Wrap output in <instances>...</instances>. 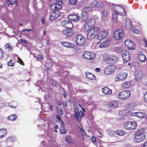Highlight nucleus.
I'll return each mask as SVG.
<instances>
[{"label":"nucleus","mask_w":147,"mask_h":147,"mask_svg":"<svg viewBox=\"0 0 147 147\" xmlns=\"http://www.w3.org/2000/svg\"><path fill=\"white\" fill-rule=\"evenodd\" d=\"M127 74L125 72H121L117 75L115 78V80L116 82L125 80L127 78Z\"/></svg>","instance_id":"6e6552de"},{"label":"nucleus","mask_w":147,"mask_h":147,"mask_svg":"<svg viewBox=\"0 0 147 147\" xmlns=\"http://www.w3.org/2000/svg\"><path fill=\"white\" fill-rule=\"evenodd\" d=\"M58 113L60 115H62L63 113V111L62 109L60 108L59 107L58 108Z\"/></svg>","instance_id":"3c124183"},{"label":"nucleus","mask_w":147,"mask_h":147,"mask_svg":"<svg viewBox=\"0 0 147 147\" xmlns=\"http://www.w3.org/2000/svg\"><path fill=\"white\" fill-rule=\"evenodd\" d=\"M115 133L117 134L118 135H119L120 136H123L124 134V132L121 130H118L117 131H115Z\"/></svg>","instance_id":"37998d69"},{"label":"nucleus","mask_w":147,"mask_h":147,"mask_svg":"<svg viewBox=\"0 0 147 147\" xmlns=\"http://www.w3.org/2000/svg\"><path fill=\"white\" fill-rule=\"evenodd\" d=\"M86 23L90 25L91 26L94 25L96 23V20L94 18H92L90 19H89L87 21Z\"/></svg>","instance_id":"cd10ccee"},{"label":"nucleus","mask_w":147,"mask_h":147,"mask_svg":"<svg viewBox=\"0 0 147 147\" xmlns=\"http://www.w3.org/2000/svg\"><path fill=\"white\" fill-rule=\"evenodd\" d=\"M96 138L94 136H93L91 138V140L93 143H94L96 142Z\"/></svg>","instance_id":"5fc2aeb1"},{"label":"nucleus","mask_w":147,"mask_h":147,"mask_svg":"<svg viewBox=\"0 0 147 147\" xmlns=\"http://www.w3.org/2000/svg\"><path fill=\"white\" fill-rule=\"evenodd\" d=\"M106 55H104L103 56V59L104 61L109 64L114 63L117 61L118 58L114 56H110L106 57Z\"/></svg>","instance_id":"20e7f679"},{"label":"nucleus","mask_w":147,"mask_h":147,"mask_svg":"<svg viewBox=\"0 0 147 147\" xmlns=\"http://www.w3.org/2000/svg\"><path fill=\"white\" fill-rule=\"evenodd\" d=\"M101 12L102 14V18L103 19H105L106 17L109 12L107 10L102 9Z\"/></svg>","instance_id":"473e14b6"},{"label":"nucleus","mask_w":147,"mask_h":147,"mask_svg":"<svg viewBox=\"0 0 147 147\" xmlns=\"http://www.w3.org/2000/svg\"><path fill=\"white\" fill-rule=\"evenodd\" d=\"M116 67L115 65H111L106 67L105 69L104 73L107 75L111 74L115 71Z\"/></svg>","instance_id":"f8f14e48"},{"label":"nucleus","mask_w":147,"mask_h":147,"mask_svg":"<svg viewBox=\"0 0 147 147\" xmlns=\"http://www.w3.org/2000/svg\"><path fill=\"white\" fill-rule=\"evenodd\" d=\"M8 105L11 107H15L17 105V103L15 102H13L10 103H9Z\"/></svg>","instance_id":"a18cd8bd"},{"label":"nucleus","mask_w":147,"mask_h":147,"mask_svg":"<svg viewBox=\"0 0 147 147\" xmlns=\"http://www.w3.org/2000/svg\"><path fill=\"white\" fill-rule=\"evenodd\" d=\"M88 15L82 12L81 16V19L84 22L86 21L88 18Z\"/></svg>","instance_id":"f704fd0d"},{"label":"nucleus","mask_w":147,"mask_h":147,"mask_svg":"<svg viewBox=\"0 0 147 147\" xmlns=\"http://www.w3.org/2000/svg\"><path fill=\"white\" fill-rule=\"evenodd\" d=\"M124 36V33L121 29L115 30L113 33V36L115 40H119L122 39Z\"/></svg>","instance_id":"39448f33"},{"label":"nucleus","mask_w":147,"mask_h":147,"mask_svg":"<svg viewBox=\"0 0 147 147\" xmlns=\"http://www.w3.org/2000/svg\"><path fill=\"white\" fill-rule=\"evenodd\" d=\"M38 58L40 59H43V58L42 56L41 55H38Z\"/></svg>","instance_id":"774afa93"},{"label":"nucleus","mask_w":147,"mask_h":147,"mask_svg":"<svg viewBox=\"0 0 147 147\" xmlns=\"http://www.w3.org/2000/svg\"><path fill=\"white\" fill-rule=\"evenodd\" d=\"M109 45V42L108 40H106L102 43L99 46L100 48L105 47Z\"/></svg>","instance_id":"2f4dec72"},{"label":"nucleus","mask_w":147,"mask_h":147,"mask_svg":"<svg viewBox=\"0 0 147 147\" xmlns=\"http://www.w3.org/2000/svg\"><path fill=\"white\" fill-rule=\"evenodd\" d=\"M135 79L136 80L139 81L141 80L143 76L142 71L140 70L137 71L135 73Z\"/></svg>","instance_id":"6ab92c4d"},{"label":"nucleus","mask_w":147,"mask_h":147,"mask_svg":"<svg viewBox=\"0 0 147 147\" xmlns=\"http://www.w3.org/2000/svg\"><path fill=\"white\" fill-rule=\"evenodd\" d=\"M51 9L53 10H59L62 8V5L58 3L53 4L50 7Z\"/></svg>","instance_id":"412c9836"},{"label":"nucleus","mask_w":147,"mask_h":147,"mask_svg":"<svg viewBox=\"0 0 147 147\" xmlns=\"http://www.w3.org/2000/svg\"><path fill=\"white\" fill-rule=\"evenodd\" d=\"M20 42L24 44H25L27 43V41L26 40L21 39L20 40Z\"/></svg>","instance_id":"680f3d73"},{"label":"nucleus","mask_w":147,"mask_h":147,"mask_svg":"<svg viewBox=\"0 0 147 147\" xmlns=\"http://www.w3.org/2000/svg\"><path fill=\"white\" fill-rule=\"evenodd\" d=\"M118 14V13H116V12H115L114 13L112 16V19L113 21H114L115 22H117V15Z\"/></svg>","instance_id":"c03bdc74"},{"label":"nucleus","mask_w":147,"mask_h":147,"mask_svg":"<svg viewBox=\"0 0 147 147\" xmlns=\"http://www.w3.org/2000/svg\"><path fill=\"white\" fill-rule=\"evenodd\" d=\"M22 32H25V31L29 32L30 31H33V30L31 29H22Z\"/></svg>","instance_id":"bf43d9fd"},{"label":"nucleus","mask_w":147,"mask_h":147,"mask_svg":"<svg viewBox=\"0 0 147 147\" xmlns=\"http://www.w3.org/2000/svg\"><path fill=\"white\" fill-rule=\"evenodd\" d=\"M131 83L130 81H127L121 84V87L123 88H128L131 86Z\"/></svg>","instance_id":"393cba45"},{"label":"nucleus","mask_w":147,"mask_h":147,"mask_svg":"<svg viewBox=\"0 0 147 147\" xmlns=\"http://www.w3.org/2000/svg\"><path fill=\"white\" fill-rule=\"evenodd\" d=\"M61 43L63 46L69 48H74L75 45L74 44L67 42H62Z\"/></svg>","instance_id":"b1692460"},{"label":"nucleus","mask_w":147,"mask_h":147,"mask_svg":"<svg viewBox=\"0 0 147 147\" xmlns=\"http://www.w3.org/2000/svg\"><path fill=\"white\" fill-rule=\"evenodd\" d=\"M122 55L124 60V62L126 63L129 61L130 59V55L128 51L123 50L122 51Z\"/></svg>","instance_id":"ddd939ff"},{"label":"nucleus","mask_w":147,"mask_h":147,"mask_svg":"<svg viewBox=\"0 0 147 147\" xmlns=\"http://www.w3.org/2000/svg\"><path fill=\"white\" fill-rule=\"evenodd\" d=\"M18 61L20 63L21 65H24V63L22 61V59L20 58H18Z\"/></svg>","instance_id":"6e6d98bb"},{"label":"nucleus","mask_w":147,"mask_h":147,"mask_svg":"<svg viewBox=\"0 0 147 147\" xmlns=\"http://www.w3.org/2000/svg\"><path fill=\"white\" fill-rule=\"evenodd\" d=\"M125 44L126 47L129 50H134L136 49V46L134 43L130 40H126Z\"/></svg>","instance_id":"9d476101"},{"label":"nucleus","mask_w":147,"mask_h":147,"mask_svg":"<svg viewBox=\"0 0 147 147\" xmlns=\"http://www.w3.org/2000/svg\"><path fill=\"white\" fill-rule=\"evenodd\" d=\"M5 49H7V51L8 52L10 51L12 49V48L11 45L9 43H7L5 45Z\"/></svg>","instance_id":"58836bf2"},{"label":"nucleus","mask_w":147,"mask_h":147,"mask_svg":"<svg viewBox=\"0 0 147 147\" xmlns=\"http://www.w3.org/2000/svg\"><path fill=\"white\" fill-rule=\"evenodd\" d=\"M137 112H135V113H132L131 114V115L132 116H137Z\"/></svg>","instance_id":"338daca9"},{"label":"nucleus","mask_w":147,"mask_h":147,"mask_svg":"<svg viewBox=\"0 0 147 147\" xmlns=\"http://www.w3.org/2000/svg\"><path fill=\"white\" fill-rule=\"evenodd\" d=\"M125 25L126 28L128 30H132V25L131 22V20L130 19L127 18L126 20L125 23Z\"/></svg>","instance_id":"aec40b11"},{"label":"nucleus","mask_w":147,"mask_h":147,"mask_svg":"<svg viewBox=\"0 0 147 147\" xmlns=\"http://www.w3.org/2000/svg\"><path fill=\"white\" fill-rule=\"evenodd\" d=\"M136 106V103L134 102H130L127 105V109H131L134 108Z\"/></svg>","instance_id":"c85d7f7f"},{"label":"nucleus","mask_w":147,"mask_h":147,"mask_svg":"<svg viewBox=\"0 0 147 147\" xmlns=\"http://www.w3.org/2000/svg\"><path fill=\"white\" fill-rule=\"evenodd\" d=\"M65 140L68 142L69 143L71 144H73L75 143V142L74 140L69 136L66 138L65 139Z\"/></svg>","instance_id":"c9c22d12"},{"label":"nucleus","mask_w":147,"mask_h":147,"mask_svg":"<svg viewBox=\"0 0 147 147\" xmlns=\"http://www.w3.org/2000/svg\"><path fill=\"white\" fill-rule=\"evenodd\" d=\"M108 33V31L107 30L101 31L99 32L97 36V38L99 40H102L107 36Z\"/></svg>","instance_id":"4468645a"},{"label":"nucleus","mask_w":147,"mask_h":147,"mask_svg":"<svg viewBox=\"0 0 147 147\" xmlns=\"http://www.w3.org/2000/svg\"><path fill=\"white\" fill-rule=\"evenodd\" d=\"M137 125L134 122H129L124 123V127L127 129H135Z\"/></svg>","instance_id":"9b49d317"},{"label":"nucleus","mask_w":147,"mask_h":147,"mask_svg":"<svg viewBox=\"0 0 147 147\" xmlns=\"http://www.w3.org/2000/svg\"><path fill=\"white\" fill-rule=\"evenodd\" d=\"M141 147H147V141L143 144L142 145Z\"/></svg>","instance_id":"4d7b16f0"},{"label":"nucleus","mask_w":147,"mask_h":147,"mask_svg":"<svg viewBox=\"0 0 147 147\" xmlns=\"http://www.w3.org/2000/svg\"><path fill=\"white\" fill-rule=\"evenodd\" d=\"M137 116L140 118H142L146 116V114L145 113L142 112H138Z\"/></svg>","instance_id":"4c0bfd02"},{"label":"nucleus","mask_w":147,"mask_h":147,"mask_svg":"<svg viewBox=\"0 0 147 147\" xmlns=\"http://www.w3.org/2000/svg\"><path fill=\"white\" fill-rule=\"evenodd\" d=\"M66 131L65 129H62L60 130V132L61 134H64L66 133Z\"/></svg>","instance_id":"603ef678"},{"label":"nucleus","mask_w":147,"mask_h":147,"mask_svg":"<svg viewBox=\"0 0 147 147\" xmlns=\"http://www.w3.org/2000/svg\"><path fill=\"white\" fill-rule=\"evenodd\" d=\"M74 110L75 113L74 115L76 119L78 121L79 119L82 117H83L84 116V114L82 111H80L79 112L78 110L76 108H74Z\"/></svg>","instance_id":"2eb2a0df"},{"label":"nucleus","mask_w":147,"mask_h":147,"mask_svg":"<svg viewBox=\"0 0 147 147\" xmlns=\"http://www.w3.org/2000/svg\"><path fill=\"white\" fill-rule=\"evenodd\" d=\"M68 19L71 21H78L80 20V17L77 14H73L69 15Z\"/></svg>","instance_id":"a211bd4d"},{"label":"nucleus","mask_w":147,"mask_h":147,"mask_svg":"<svg viewBox=\"0 0 147 147\" xmlns=\"http://www.w3.org/2000/svg\"><path fill=\"white\" fill-rule=\"evenodd\" d=\"M122 51V49L121 47H117L115 48V51L117 53L121 52Z\"/></svg>","instance_id":"de8ad7c7"},{"label":"nucleus","mask_w":147,"mask_h":147,"mask_svg":"<svg viewBox=\"0 0 147 147\" xmlns=\"http://www.w3.org/2000/svg\"><path fill=\"white\" fill-rule=\"evenodd\" d=\"M62 0H56V1L57 3L60 4V5H61L62 3Z\"/></svg>","instance_id":"052dcab7"},{"label":"nucleus","mask_w":147,"mask_h":147,"mask_svg":"<svg viewBox=\"0 0 147 147\" xmlns=\"http://www.w3.org/2000/svg\"><path fill=\"white\" fill-rule=\"evenodd\" d=\"M0 55H1V56L0 57V58H2L3 57V54L2 51H0Z\"/></svg>","instance_id":"0e129e2a"},{"label":"nucleus","mask_w":147,"mask_h":147,"mask_svg":"<svg viewBox=\"0 0 147 147\" xmlns=\"http://www.w3.org/2000/svg\"><path fill=\"white\" fill-rule=\"evenodd\" d=\"M118 102L116 100L112 101L108 103L109 107L111 108H117L118 106Z\"/></svg>","instance_id":"4be33fe9"},{"label":"nucleus","mask_w":147,"mask_h":147,"mask_svg":"<svg viewBox=\"0 0 147 147\" xmlns=\"http://www.w3.org/2000/svg\"><path fill=\"white\" fill-rule=\"evenodd\" d=\"M144 100L147 102V92H146L144 94Z\"/></svg>","instance_id":"13d9d810"},{"label":"nucleus","mask_w":147,"mask_h":147,"mask_svg":"<svg viewBox=\"0 0 147 147\" xmlns=\"http://www.w3.org/2000/svg\"><path fill=\"white\" fill-rule=\"evenodd\" d=\"M118 15L124 16L126 15V12L125 9L123 7V9H119V11H117Z\"/></svg>","instance_id":"e433bc0d"},{"label":"nucleus","mask_w":147,"mask_h":147,"mask_svg":"<svg viewBox=\"0 0 147 147\" xmlns=\"http://www.w3.org/2000/svg\"><path fill=\"white\" fill-rule=\"evenodd\" d=\"M102 91L104 94L107 95H110L112 92V90L109 89L107 87H105L102 88Z\"/></svg>","instance_id":"bb28decb"},{"label":"nucleus","mask_w":147,"mask_h":147,"mask_svg":"<svg viewBox=\"0 0 147 147\" xmlns=\"http://www.w3.org/2000/svg\"><path fill=\"white\" fill-rule=\"evenodd\" d=\"M103 3L101 1H98L97 0L93 1L90 4V6L93 8L100 9L103 6Z\"/></svg>","instance_id":"0eeeda50"},{"label":"nucleus","mask_w":147,"mask_h":147,"mask_svg":"<svg viewBox=\"0 0 147 147\" xmlns=\"http://www.w3.org/2000/svg\"><path fill=\"white\" fill-rule=\"evenodd\" d=\"M61 25L66 28L71 27L73 26L72 23L68 21H64L62 22L61 23Z\"/></svg>","instance_id":"5701e85b"},{"label":"nucleus","mask_w":147,"mask_h":147,"mask_svg":"<svg viewBox=\"0 0 147 147\" xmlns=\"http://www.w3.org/2000/svg\"><path fill=\"white\" fill-rule=\"evenodd\" d=\"M83 57L85 59L90 60L94 59L96 57L95 55L91 52H84L82 55Z\"/></svg>","instance_id":"1a4fd4ad"},{"label":"nucleus","mask_w":147,"mask_h":147,"mask_svg":"<svg viewBox=\"0 0 147 147\" xmlns=\"http://www.w3.org/2000/svg\"><path fill=\"white\" fill-rule=\"evenodd\" d=\"M61 15V12L59 11L52 12L51 14L49 19L51 20H54L58 18Z\"/></svg>","instance_id":"f3484780"},{"label":"nucleus","mask_w":147,"mask_h":147,"mask_svg":"<svg viewBox=\"0 0 147 147\" xmlns=\"http://www.w3.org/2000/svg\"><path fill=\"white\" fill-rule=\"evenodd\" d=\"M92 8L91 7H85L83 8L82 12L86 13L88 15L89 13L92 10Z\"/></svg>","instance_id":"72a5a7b5"},{"label":"nucleus","mask_w":147,"mask_h":147,"mask_svg":"<svg viewBox=\"0 0 147 147\" xmlns=\"http://www.w3.org/2000/svg\"><path fill=\"white\" fill-rule=\"evenodd\" d=\"M69 3L71 5L76 4L77 2V0H69Z\"/></svg>","instance_id":"8fccbe9b"},{"label":"nucleus","mask_w":147,"mask_h":147,"mask_svg":"<svg viewBox=\"0 0 147 147\" xmlns=\"http://www.w3.org/2000/svg\"><path fill=\"white\" fill-rule=\"evenodd\" d=\"M79 128H80V131L82 133V135L83 136H85L86 135V134L85 132L83 130V129L81 127H80V126H79Z\"/></svg>","instance_id":"09e8293b"},{"label":"nucleus","mask_w":147,"mask_h":147,"mask_svg":"<svg viewBox=\"0 0 147 147\" xmlns=\"http://www.w3.org/2000/svg\"><path fill=\"white\" fill-rule=\"evenodd\" d=\"M131 95V91L129 90H124L119 92L118 96L119 99L125 100L129 98Z\"/></svg>","instance_id":"7ed1b4c3"},{"label":"nucleus","mask_w":147,"mask_h":147,"mask_svg":"<svg viewBox=\"0 0 147 147\" xmlns=\"http://www.w3.org/2000/svg\"><path fill=\"white\" fill-rule=\"evenodd\" d=\"M16 116L15 115L13 114L10 115L8 117V119L9 120L11 121H13L16 120Z\"/></svg>","instance_id":"79ce46f5"},{"label":"nucleus","mask_w":147,"mask_h":147,"mask_svg":"<svg viewBox=\"0 0 147 147\" xmlns=\"http://www.w3.org/2000/svg\"><path fill=\"white\" fill-rule=\"evenodd\" d=\"M63 105L65 107H66L67 106V103L66 101L63 102Z\"/></svg>","instance_id":"69168bd1"},{"label":"nucleus","mask_w":147,"mask_h":147,"mask_svg":"<svg viewBox=\"0 0 147 147\" xmlns=\"http://www.w3.org/2000/svg\"><path fill=\"white\" fill-rule=\"evenodd\" d=\"M113 9L115 12L118 13L117 11H119V9H123V7L118 5H115Z\"/></svg>","instance_id":"a19ab883"},{"label":"nucleus","mask_w":147,"mask_h":147,"mask_svg":"<svg viewBox=\"0 0 147 147\" xmlns=\"http://www.w3.org/2000/svg\"><path fill=\"white\" fill-rule=\"evenodd\" d=\"M7 133V131L6 129H0V138H2L5 137Z\"/></svg>","instance_id":"7c9ffc66"},{"label":"nucleus","mask_w":147,"mask_h":147,"mask_svg":"<svg viewBox=\"0 0 147 147\" xmlns=\"http://www.w3.org/2000/svg\"><path fill=\"white\" fill-rule=\"evenodd\" d=\"M71 27L67 28L63 30V34L68 36H70L72 35L74 33V30L71 29Z\"/></svg>","instance_id":"dca6fc26"},{"label":"nucleus","mask_w":147,"mask_h":147,"mask_svg":"<svg viewBox=\"0 0 147 147\" xmlns=\"http://www.w3.org/2000/svg\"><path fill=\"white\" fill-rule=\"evenodd\" d=\"M12 60H10L8 63V65L10 66H13L14 64L13 63H11Z\"/></svg>","instance_id":"864d4df0"},{"label":"nucleus","mask_w":147,"mask_h":147,"mask_svg":"<svg viewBox=\"0 0 147 147\" xmlns=\"http://www.w3.org/2000/svg\"><path fill=\"white\" fill-rule=\"evenodd\" d=\"M91 26L86 22L84 27V30L85 31H89Z\"/></svg>","instance_id":"ea45409f"},{"label":"nucleus","mask_w":147,"mask_h":147,"mask_svg":"<svg viewBox=\"0 0 147 147\" xmlns=\"http://www.w3.org/2000/svg\"><path fill=\"white\" fill-rule=\"evenodd\" d=\"M136 34L138 33L139 32V31L137 29H135L133 31Z\"/></svg>","instance_id":"e2e57ef3"},{"label":"nucleus","mask_w":147,"mask_h":147,"mask_svg":"<svg viewBox=\"0 0 147 147\" xmlns=\"http://www.w3.org/2000/svg\"><path fill=\"white\" fill-rule=\"evenodd\" d=\"M119 114L121 116H125L126 115V111L125 110H122L119 111Z\"/></svg>","instance_id":"49530a36"},{"label":"nucleus","mask_w":147,"mask_h":147,"mask_svg":"<svg viewBox=\"0 0 147 147\" xmlns=\"http://www.w3.org/2000/svg\"><path fill=\"white\" fill-rule=\"evenodd\" d=\"M86 39L83 35L79 34L76 36V42L77 44L80 46H82L85 42Z\"/></svg>","instance_id":"423d86ee"},{"label":"nucleus","mask_w":147,"mask_h":147,"mask_svg":"<svg viewBox=\"0 0 147 147\" xmlns=\"http://www.w3.org/2000/svg\"><path fill=\"white\" fill-rule=\"evenodd\" d=\"M86 76L88 79L90 80H95L96 79L94 75L92 73H88L86 74Z\"/></svg>","instance_id":"c756f323"},{"label":"nucleus","mask_w":147,"mask_h":147,"mask_svg":"<svg viewBox=\"0 0 147 147\" xmlns=\"http://www.w3.org/2000/svg\"><path fill=\"white\" fill-rule=\"evenodd\" d=\"M135 137L134 139L135 142L139 143L144 141L146 138V135L144 131L142 129H139L134 134Z\"/></svg>","instance_id":"f257e3e1"},{"label":"nucleus","mask_w":147,"mask_h":147,"mask_svg":"<svg viewBox=\"0 0 147 147\" xmlns=\"http://www.w3.org/2000/svg\"><path fill=\"white\" fill-rule=\"evenodd\" d=\"M138 57L139 60L143 62H144L146 59L145 56L142 52L139 53L138 55Z\"/></svg>","instance_id":"a878e982"},{"label":"nucleus","mask_w":147,"mask_h":147,"mask_svg":"<svg viewBox=\"0 0 147 147\" xmlns=\"http://www.w3.org/2000/svg\"><path fill=\"white\" fill-rule=\"evenodd\" d=\"M100 30L99 28L94 26L90 29L87 35L88 39L91 40L94 38Z\"/></svg>","instance_id":"f03ea898"}]
</instances>
